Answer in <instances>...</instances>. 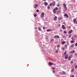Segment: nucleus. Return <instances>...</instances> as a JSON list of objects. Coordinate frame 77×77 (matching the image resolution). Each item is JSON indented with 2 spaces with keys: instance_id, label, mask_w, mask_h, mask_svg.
I'll return each mask as SVG.
<instances>
[{
  "instance_id": "1",
  "label": "nucleus",
  "mask_w": 77,
  "mask_h": 77,
  "mask_svg": "<svg viewBox=\"0 0 77 77\" xmlns=\"http://www.w3.org/2000/svg\"><path fill=\"white\" fill-rule=\"evenodd\" d=\"M63 6L65 10V11H67L68 10V8H67V7H66V5L65 4H63Z\"/></svg>"
},
{
  "instance_id": "2",
  "label": "nucleus",
  "mask_w": 77,
  "mask_h": 77,
  "mask_svg": "<svg viewBox=\"0 0 77 77\" xmlns=\"http://www.w3.org/2000/svg\"><path fill=\"white\" fill-rule=\"evenodd\" d=\"M58 9V8L56 7L53 9V12L54 14L56 13V11Z\"/></svg>"
},
{
  "instance_id": "3",
  "label": "nucleus",
  "mask_w": 77,
  "mask_h": 77,
  "mask_svg": "<svg viewBox=\"0 0 77 77\" xmlns=\"http://www.w3.org/2000/svg\"><path fill=\"white\" fill-rule=\"evenodd\" d=\"M57 16H55L54 18V21H57Z\"/></svg>"
},
{
  "instance_id": "4",
  "label": "nucleus",
  "mask_w": 77,
  "mask_h": 77,
  "mask_svg": "<svg viewBox=\"0 0 77 77\" xmlns=\"http://www.w3.org/2000/svg\"><path fill=\"white\" fill-rule=\"evenodd\" d=\"M64 17H66V18H69V16H68V15L66 14H64Z\"/></svg>"
},
{
  "instance_id": "5",
  "label": "nucleus",
  "mask_w": 77,
  "mask_h": 77,
  "mask_svg": "<svg viewBox=\"0 0 77 77\" xmlns=\"http://www.w3.org/2000/svg\"><path fill=\"white\" fill-rule=\"evenodd\" d=\"M44 13H42L41 14V18H43V17H44Z\"/></svg>"
},
{
  "instance_id": "6",
  "label": "nucleus",
  "mask_w": 77,
  "mask_h": 77,
  "mask_svg": "<svg viewBox=\"0 0 77 77\" xmlns=\"http://www.w3.org/2000/svg\"><path fill=\"white\" fill-rule=\"evenodd\" d=\"M54 38H59V35H55L54 37Z\"/></svg>"
},
{
  "instance_id": "7",
  "label": "nucleus",
  "mask_w": 77,
  "mask_h": 77,
  "mask_svg": "<svg viewBox=\"0 0 77 77\" xmlns=\"http://www.w3.org/2000/svg\"><path fill=\"white\" fill-rule=\"evenodd\" d=\"M72 32V30L71 29L68 32V33L69 34H71Z\"/></svg>"
},
{
  "instance_id": "8",
  "label": "nucleus",
  "mask_w": 77,
  "mask_h": 77,
  "mask_svg": "<svg viewBox=\"0 0 77 77\" xmlns=\"http://www.w3.org/2000/svg\"><path fill=\"white\" fill-rule=\"evenodd\" d=\"M34 8H36V7H38V5L35 4L34 5Z\"/></svg>"
},
{
  "instance_id": "9",
  "label": "nucleus",
  "mask_w": 77,
  "mask_h": 77,
  "mask_svg": "<svg viewBox=\"0 0 77 77\" xmlns=\"http://www.w3.org/2000/svg\"><path fill=\"white\" fill-rule=\"evenodd\" d=\"M68 54H66L65 56V59H68Z\"/></svg>"
},
{
  "instance_id": "10",
  "label": "nucleus",
  "mask_w": 77,
  "mask_h": 77,
  "mask_svg": "<svg viewBox=\"0 0 77 77\" xmlns=\"http://www.w3.org/2000/svg\"><path fill=\"white\" fill-rule=\"evenodd\" d=\"M49 64L51 66L53 65V63H51V62H49Z\"/></svg>"
},
{
  "instance_id": "11",
  "label": "nucleus",
  "mask_w": 77,
  "mask_h": 77,
  "mask_svg": "<svg viewBox=\"0 0 77 77\" xmlns=\"http://www.w3.org/2000/svg\"><path fill=\"white\" fill-rule=\"evenodd\" d=\"M62 28L63 29H66V27H65L64 25H62Z\"/></svg>"
},
{
  "instance_id": "12",
  "label": "nucleus",
  "mask_w": 77,
  "mask_h": 77,
  "mask_svg": "<svg viewBox=\"0 0 77 77\" xmlns=\"http://www.w3.org/2000/svg\"><path fill=\"white\" fill-rule=\"evenodd\" d=\"M55 3H56V2H55L54 1L53 3L52 6H54L55 5Z\"/></svg>"
},
{
  "instance_id": "13",
  "label": "nucleus",
  "mask_w": 77,
  "mask_h": 77,
  "mask_svg": "<svg viewBox=\"0 0 77 77\" xmlns=\"http://www.w3.org/2000/svg\"><path fill=\"white\" fill-rule=\"evenodd\" d=\"M47 32H52V30L50 29H48L47 30Z\"/></svg>"
},
{
  "instance_id": "14",
  "label": "nucleus",
  "mask_w": 77,
  "mask_h": 77,
  "mask_svg": "<svg viewBox=\"0 0 77 77\" xmlns=\"http://www.w3.org/2000/svg\"><path fill=\"white\" fill-rule=\"evenodd\" d=\"M71 60V57H69L68 58V60Z\"/></svg>"
},
{
  "instance_id": "15",
  "label": "nucleus",
  "mask_w": 77,
  "mask_h": 77,
  "mask_svg": "<svg viewBox=\"0 0 77 77\" xmlns=\"http://www.w3.org/2000/svg\"><path fill=\"white\" fill-rule=\"evenodd\" d=\"M44 5L45 6H47L48 5V3L47 2H45Z\"/></svg>"
},
{
  "instance_id": "16",
  "label": "nucleus",
  "mask_w": 77,
  "mask_h": 77,
  "mask_svg": "<svg viewBox=\"0 0 77 77\" xmlns=\"http://www.w3.org/2000/svg\"><path fill=\"white\" fill-rule=\"evenodd\" d=\"M62 19V18L58 17V20H61Z\"/></svg>"
},
{
  "instance_id": "17",
  "label": "nucleus",
  "mask_w": 77,
  "mask_h": 77,
  "mask_svg": "<svg viewBox=\"0 0 77 77\" xmlns=\"http://www.w3.org/2000/svg\"><path fill=\"white\" fill-rule=\"evenodd\" d=\"M76 21V19H73V23H75Z\"/></svg>"
},
{
  "instance_id": "18",
  "label": "nucleus",
  "mask_w": 77,
  "mask_h": 77,
  "mask_svg": "<svg viewBox=\"0 0 77 77\" xmlns=\"http://www.w3.org/2000/svg\"><path fill=\"white\" fill-rule=\"evenodd\" d=\"M62 44H63V45L65 44V41L62 42Z\"/></svg>"
},
{
  "instance_id": "19",
  "label": "nucleus",
  "mask_w": 77,
  "mask_h": 77,
  "mask_svg": "<svg viewBox=\"0 0 77 77\" xmlns=\"http://www.w3.org/2000/svg\"><path fill=\"white\" fill-rule=\"evenodd\" d=\"M74 71V69L73 68L72 69L71 72H73Z\"/></svg>"
},
{
  "instance_id": "20",
  "label": "nucleus",
  "mask_w": 77,
  "mask_h": 77,
  "mask_svg": "<svg viewBox=\"0 0 77 77\" xmlns=\"http://www.w3.org/2000/svg\"><path fill=\"white\" fill-rule=\"evenodd\" d=\"M70 42L71 44H72V43H73V42H74L75 41H74V40H72L70 41Z\"/></svg>"
},
{
  "instance_id": "21",
  "label": "nucleus",
  "mask_w": 77,
  "mask_h": 77,
  "mask_svg": "<svg viewBox=\"0 0 77 77\" xmlns=\"http://www.w3.org/2000/svg\"><path fill=\"white\" fill-rule=\"evenodd\" d=\"M75 52V51L74 50L72 51V52H70V53H74Z\"/></svg>"
},
{
  "instance_id": "22",
  "label": "nucleus",
  "mask_w": 77,
  "mask_h": 77,
  "mask_svg": "<svg viewBox=\"0 0 77 77\" xmlns=\"http://www.w3.org/2000/svg\"><path fill=\"white\" fill-rule=\"evenodd\" d=\"M74 45L72 44V45H71V46H70V47H74Z\"/></svg>"
},
{
  "instance_id": "23",
  "label": "nucleus",
  "mask_w": 77,
  "mask_h": 77,
  "mask_svg": "<svg viewBox=\"0 0 77 77\" xmlns=\"http://www.w3.org/2000/svg\"><path fill=\"white\" fill-rule=\"evenodd\" d=\"M71 34H70L69 36V38H71Z\"/></svg>"
},
{
  "instance_id": "24",
  "label": "nucleus",
  "mask_w": 77,
  "mask_h": 77,
  "mask_svg": "<svg viewBox=\"0 0 77 77\" xmlns=\"http://www.w3.org/2000/svg\"><path fill=\"white\" fill-rule=\"evenodd\" d=\"M71 39H72V40L73 41H74V37H72L71 38Z\"/></svg>"
},
{
  "instance_id": "25",
  "label": "nucleus",
  "mask_w": 77,
  "mask_h": 77,
  "mask_svg": "<svg viewBox=\"0 0 77 77\" xmlns=\"http://www.w3.org/2000/svg\"><path fill=\"white\" fill-rule=\"evenodd\" d=\"M62 50H65V48H63V47H62Z\"/></svg>"
},
{
  "instance_id": "26",
  "label": "nucleus",
  "mask_w": 77,
  "mask_h": 77,
  "mask_svg": "<svg viewBox=\"0 0 77 77\" xmlns=\"http://www.w3.org/2000/svg\"><path fill=\"white\" fill-rule=\"evenodd\" d=\"M39 30L40 31L41 30V28L39 27H38V28Z\"/></svg>"
},
{
  "instance_id": "27",
  "label": "nucleus",
  "mask_w": 77,
  "mask_h": 77,
  "mask_svg": "<svg viewBox=\"0 0 77 77\" xmlns=\"http://www.w3.org/2000/svg\"><path fill=\"white\" fill-rule=\"evenodd\" d=\"M66 54V51H65V52L64 53V56H65V54Z\"/></svg>"
},
{
  "instance_id": "28",
  "label": "nucleus",
  "mask_w": 77,
  "mask_h": 77,
  "mask_svg": "<svg viewBox=\"0 0 77 77\" xmlns=\"http://www.w3.org/2000/svg\"><path fill=\"white\" fill-rule=\"evenodd\" d=\"M47 9H50V6L49 5L47 6Z\"/></svg>"
},
{
  "instance_id": "29",
  "label": "nucleus",
  "mask_w": 77,
  "mask_h": 77,
  "mask_svg": "<svg viewBox=\"0 0 77 77\" xmlns=\"http://www.w3.org/2000/svg\"><path fill=\"white\" fill-rule=\"evenodd\" d=\"M36 15H37V14H35L34 15V17H36Z\"/></svg>"
},
{
  "instance_id": "30",
  "label": "nucleus",
  "mask_w": 77,
  "mask_h": 77,
  "mask_svg": "<svg viewBox=\"0 0 77 77\" xmlns=\"http://www.w3.org/2000/svg\"><path fill=\"white\" fill-rule=\"evenodd\" d=\"M39 11V10L38 9L36 11V12H38Z\"/></svg>"
},
{
  "instance_id": "31",
  "label": "nucleus",
  "mask_w": 77,
  "mask_h": 77,
  "mask_svg": "<svg viewBox=\"0 0 77 77\" xmlns=\"http://www.w3.org/2000/svg\"><path fill=\"white\" fill-rule=\"evenodd\" d=\"M60 47V46L59 45H57V47L58 48H59V47Z\"/></svg>"
},
{
  "instance_id": "32",
  "label": "nucleus",
  "mask_w": 77,
  "mask_h": 77,
  "mask_svg": "<svg viewBox=\"0 0 77 77\" xmlns=\"http://www.w3.org/2000/svg\"><path fill=\"white\" fill-rule=\"evenodd\" d=\"M52 5V4H51V3H50L49 5V6H51V5Z\"/></svg>"
},
{
  "instance_id": "33",
  "label": "nucleus",
  "mask_w": 77,
  "mask_h": 77,
  "mask_svg": "<svg viewBox=\"0 0 77 77\" xmlns=\"http://www.w3.org/2000/svg\"><path fill=\"white\" fill-rule=\"evenodd\" d=\"M64 33H66V31H64L63 32Z\"/></svg>"
},
{
  "instance_id": "34",
  "label": "nucleus",
  "mask_w": 77,
  "mask_h": 77,
  "mask_svg": "<svg viewBox=\"0 0 77 77\" xmlns=\"http://www.w3.org/2000/svg\"><path fill=\"white\" fill-rule=\"evenodd\" d=\"M53 73H54V72H55V71H54V70H53Z\"/></svg>"
},
{
  "instance_id": "35",
  "label": "nucleus",
  "mask_w": 77,
  "mask_h": 77,
  "mask_svg": "<svg viewBox=\"0 0 77 77\" xmlns=\"http://www.w3.org/2000/svg\"><path fill=\"white\" fill-rule=\"evenodd\" d=\"M58 26H60V24H58Z\"/></svg>"
},
{
  "instance_id": "36",
  "label": "nucleus",
  "mask_w": 77,
  "mask_h": 77,
  "mask_svg": "<svg viewBox=\"0 0 77 77\" xmlns=\"http://www.w3.org/2000/svg\"><path fill=\"white\" fill-rule=\"evenodd\" d=\"M74 37H75V38H76L77 37V35H74Z\"/></svg>"
},
{
  "instance_id": "37",
  "label": "nucleus",
  "mask_w": 77,
  "mask_h": 77,
  "mask_svg": "<svg viewBox=\"0 0 77 77\" xmlns=\"http://www.w3.org/2000/svg\"><path fill=\"white\" fill-rule=\"evenodd\" d=\"M75 68H77V65H76V66H75Z\"/></svg>"
},
{
  "instance_id": "38",
  "label": "nucleus",
  "mask_w": 77,
  "mask_h": 77,
  "mask_svg": "<svg viewBox=\"0 0 77 77\" xmlns=\"http://www.w3.org/2000/svg\"><path fill=\"white\" fill-rule=\"evenodd\" d=\"M54 41V40H53V39H52L51 40V42H53V41Z\"/></svg>"
},
{
  "instance_id": "39",
  "label": "nucleus",
  "mask_w": 77,
  "mask_h": 77,
  "mask_svg": "<svg viewBox=\"0 0 77 77\" xmlns=\"http://www.w3.org/2000/svg\"><path fill=\"white\" fill-rule=\"evenodd\" d=\"M75 46H77V43L75 44Z\"/></svg>"
},
{
  "instance_id": "40",
  "label": "nucleus",
  "mask_w": 77,
  "mask_h": 77,
  "mask_svg": "<svg viewBox=\"0 0 77 77\" xmlns=\"http://www.w3.org/2000/svg\"><path fill=\"white\" fill-rule=\"evenodd\" d=\"M71 77H74V75H72Z\"/></svg>"
},
{
  "instance_id": "41",
  "label": "nucleus",
  "mask_w": 77,
  "mask_h": 77,
  "mask_svg": "<svg viewBox=\"0 0 77 77\" xmlns=\"http://www.w3.org/2000/svg\"><path fill=\"white\" fill-rule=\"evenodd\" d=\"M43 29H44V30H45V27H43Z\"/></svg>"
},
{
  "instance_id": "42",
  "label": "nucleus",
  "mask_w": 77,
  "mask_h": 77,
  "mask_svg": "<svg viewBox=\"0 0 77 77\" xmlns=\"http://www.w3.org/2000/svg\"><path fill=\"white\" fill-rule=\"evenodd\" d=\"M70 63H73V61H71Z\"/></svg>"
},
{
  "instance_id": "43",
  "label": "nucleus",
  "mask_w": 77,
  "mask_h": 77,
  "mask_svg": "<svg viewBox=\"0 0 77 77\" xmlns=\"http://www.w3.org/2000/svg\"><path fill=\"white\" fill-rule=\"evenodd\" d=\"M59 9H61V7H59Z\"/></svg>"
},
{
  "instance_id": "44",
  "label": "nucleus",
  "mask_w": 77,
  "mask_h": 77,
  "mask_svg": "<svg viewBox=\"0 0 77 77\" xmlns=\"http://www.w3.org/2000/svg\"><path fill=\"white\" fill-rule=\"evenodd\" d=\"M65 46L66 47H67V45H65Z\"/></svg>"
},
{
  "instance_id": "45",
  "label": "nucleus",
  "mask_w": 77,
  "mask_h": 77,
  "mask_svg": "<svg viewBox=\"0 0 77 77\" xmlns=\"http://www.w3.org/2000/svg\"><path fill=\"white\" fill-rule=\"evenodd\" d=\"M77 53L75 54V56H77Z\"/></svg>"
},
{
  "instance_id": "46",
  "label": "nucleus",
  "mask_w": 77,
  "mask_h": 77,
  "mask_svg": "<svg viewBox=\"0 0 77 77\" xmlns=\"http://www.w3.org/2000/svg\"><path fill=\"white\" fill-rule=\"evenodd\" d=\"M52 69H55V68H52Z\"/></svg>"
},
{
  "instance_id": "47",
  "label": "nucleus",
  "mask_w": 77,
  "mask_h": 77,
  "mask_svg": "<svg viewBox=\"0 0 77 77\" xmlns=\"http://www.w3.org/2000/svg\"><path fill=\"white\" fill-rule=\"evenodd\" d=\"M60 32H62V29L60 30Z\"/></svg>"
},
{
  "instance_id": "48",
  "label": "nucleus",
  "mask_w": 77,
  "mask_h": 77,
  "mask_svg": "<svg viewBox=\"0 0 77 77\" xmlns=\"http://www.w3.org/2000/svg\"><path fill=\"white\" fill-rule=\"evenodd\" d=\"M75 23L77 24V21H76V22H75Z\"/></svg>"
},
{
  "instance_id": "49",
  "label": "nucleus",
  "mask_w": 77,
  "mask_h": 77,
  "mask_svg": "<svg viewBox=\"0 0 77 77\" xmlns=\"http://www.w3.org/2000/svg\"><path fill=\"white\" fill-rule=\"evenodd\" d=\"M63 74H65V72H64L63 73Z\"/></svg>"
},
{
  "instance_id": "50",
  "label": "nucleus",
  "mask_w": 77,
  "mask_h": 77,
  "mask_svg": "<svg viewBox=\"0 0 77 77\" xmlns=\"http://www.w3.org/2000/svg\"><path fill=\"white\" fill-rule=\"evenodd\" d=\"M57 7H59V5H57Z\"/></svg>"
},
{
  "instance_id": "51",
  "label": "nucleus",
  "mask_w": 77,
  "mask_h": 77,
  "mask_svg": "<svg viewBox=\"0 0 77 77\" xmlns=\"http://www.w3.org/2000/svg\"><path fill=\"white\" fill-rule=\"evenodd\" d=\"M58 52V51H56V53H57Z\"/></svg>"
},
{
  "instance_id": "52",
  "label": "nucleus",
  "mask_w": 77,
  "mask_h": 77,
  "mask_svg": "<svg viewBox=\"0 0 77 77\" xmlns=\"http://www.w3.org/2000/svg\"><path fill=\"white\" fill-rule=\"evenodd\" d=\"M54 65H56V64L54 63Z\"/></svg>"
},
{
  "instance_id": "53",
  "label": "nucleus",
  "mask_w": 77,
  "mask_h": 77,
  "mask_svg": "<svg viewBox=\"0 0 77 77\" xmlns=\"http://www.w3.org/2000/svg\"><path fill=\"white\" fill-rule=\"evenodd\" d=\"M67 44L69 45V43H67Z\"/></svg>"
},
{
  "instance_id": "54",
  "label": "nucleus",
  "mask_w": 77,
  "mask_h": 77,
  "mask_svg": "<svg viewBox=\"0 0 77 77\" xmlns=\"http://www.w3.org/2000/svg\"><path fill=\"white\" fill-rule=\"evenodd\" d=\"M43 1H46V0H43Z\"/></svg>"
},
{
  "instance_id": "55",
  "label": "nucleus",
  "mask_w": 77,
  "mask_h": 77,
  "mask_svg": "<svg viewBox=\"0 0 77 77\" xmlns=\"http://www.w3.org/2000/svg\"><path fill=\"white\" fill-rule=\"evenodd\" d=\"M63 24H65V22H64Z\"/></svg>"
},
{
  "instance_id": "56",
  "label": "nucleus",
  "mask_w": 77,
  "mask_h": 77,
  "mask_svg": "<svg viewBox=\"0 0 77 77\" xmlns=\"http://www.w3.org/2000/svg\"><path fill=\"white\" fill-rule=\"evenodd\" d=\"M57 13H58V11H57Z\"/></svg>"
}]
</instances>
